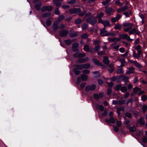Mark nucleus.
I'll use <instances>...</instances> for the list:
<instances>
[{
	"instance_id": "f257e3e1",
	"label": "nucleus",
	"mask_w": 147,
	"mask_h": 147,
	"mask_svg": "<svg viewBox=\"0 0 147 147\" xmlns=\"http://www.w3.org/2000/svg\"><path fill=\"white\" fill-rule=\"evenodd\" d=\"M123 27H127L124 29V31L125 32H128L134 26V24L133 23L129 22H124L123 23Z\"/></svg>"
},
{
	"instance_id": "f03ea898",
	"label": "nucleus",
	"mask_w": 147,
	"mask_h": 147,
	"mask_svg": "<svg viewBox=\"0 0 147 147\" xmlns=\"http://www.w3.org/2000/svg\"><path fill=\"white\" fill-rule=\"evenodd\" d=\"M86 22L91 24L92 25L95 24L97 22V20L93 16L88 18L86 19Z\"/></svg>"
},
{
	"instance_id": "7ed1b4c3",
	"label": "nucleus",
	"mask_w": 147,
	"mask_h": 147,
	"mask_svg": "<svg viewBox=\"0 0 147 147\" xmlns=\"http://www.w3.org/2000/svg\"><path fill=\"white\" fill-rule=\"evenodd\" d=\"M119 36L120 38L123 39H125L129 42H132L133 40V39L131 38L130 36H128V34H120L119 35Z\"/></svg>"
},
{
	"instance_id": "20e7f679",
	"label": "nucleus",
	"mask_w": 147,
	"mask_h": 147,
	"mask_svg": "<svg viewBox=\"0 0 147 147\" xmlns=\"http://www.w3.org/2000/svg\"><path fill=\"white\" fill-rule=\"evenodd\" d=\"M53 7L51 5H49L47 6H43L41 9V10L42 12H45L47 11H50L53 10Z\"/></svg>"
},
{
	"instance_id": "39448f33",
	"label": "nucleus",
	"mask_w": 147,
	"mask_h": 147,
	"mask_svg": "<svg viewBox=\"0 0 147 147\" xmlns=\"http://www.w3.org/2000/svg\"><path fill=\"white\" fill-rule=\"evenodd\" d=\"M140 31L135 28H132L129 32V35H131L135 33L136 34L139 35L140 34Z\"/></svg>"
},
{
	"instance_id": "423d86ee",
	"label": "nucleus",
	"mask_w": 147,
	"mask_h": 147,
	"mask_svg": "<svg viewBox=\"0 0 147 147\" xmlns=\"http://www.w3.org/2000/svg\"><path fill=\"white\" fill-rule=\"evenodd\" d=\"M68 30L63 29L59 31V34L61 37H66L68 34Z\"/></svg>"
},
{
	"instance_id": "0eeeda50",
	"label": "nucleus",
	"mask_w": 147,
	"mask_h": 147,
	"mask_svg": "<svg viewBox=\"0 0 147 147\" xmlns=\"http://www.w3.org/2000/svg\"><path fill=\"white\" fill-rule=\"evenodd\" d=\"M96 88V86L95 84H92L91 85L87 86L85 88V90L86 92L90 90L93 91Z\"/></svg>"
},
{
	"instance_id": "6e6552de",
	"label": "nucleus",
	"mask_w": 147,
	"mask_h": 147,
	"mask_svg": "<svg viewBox=\"0 0 147 147\" xmlns=\"http://www.w3.org/2000/svg\"><path fill=\"white\" fill-rule=\"evenodd\" d=\"M99 20L100 21L99 23L102 24L104 25V27L110 26V24L108 21L107 20Z\"/></svg>"
},
{
	"instance_id": "1a4fd4ad",
	"label": "nucleus",
	"mask_w": 147,
	"mask_h": 147,
	"mask_svg": "<svg viewBox=\"0 0 147 147\" xmlns=\"http://www.w3.org/2000/svg\"><path fill=\"white\" fill-rule=\"evenodd\" d=\"M81 11L79 8H74L71 9L69 10V12L71 14H74L80 13Z\"/></svg>"
},
{
	"instance_id": "9d476101",
	"label": "nucleus",
	"mask_w": 147,
	"mask_h": 147,
	"mask_svg": "<svg viewBox=\"0 0 147 147\" xmlns=\"http://www.w3.org/2000/svg\"><path fill=\"white\" fill-rule=\"evenodd\" d=\"M92 61L96 65L100 66L103 67L104 65L101 63H100L99 60L95 58H93L92 59Z\"/></svg>"
},
{
	"instance_id": "9b49d317",
	"label": "nucleus",
	"mask_w": 147,
	"mask_h": 147,
	"mask_svg": "<svg viewBox=\"0 0 147 147\" xmlns=\"http://www.w3.org/2000/svg\"><path fill=\"white\" fill-rule=\"evenodd\" d=\"M115 119L113 117H111L109 119H106L105 121L108 124H109L110 123H114L115 122Z\"/></svg>"
},
{
	"instance_id": "f8f14e48",
	"label": "nucleus",
	"mask_w": 147,
	"mask_h": 147,
	"mask_svg": "<svg viewBox=\"0 0 147 147\" xmlns=\"http://www.w3.org/2000/svg\"><path fill=\"white\" fill-rule=\"evenodd\" d=\"M59 23L56 21L54 22L53 24V30L54 32H56L57 31L59 27L58 24Z\"/></svg>"
},
{
	"instance_id": "ddd939ff",
	"label": "nucleus",
	"mask_w": 147,
	"mask_h": 147,
	"mask_svg": "<svg viewBox=\"0 0 147 147\" xmlns=\"http://www.w3.org/2000/svg\"><path fill=\"white\" fill-rule=\"evenodd\" d=\"M108 114L107 110L105 109L103 113H99V117L100 118H103V117L107 115Z\"/></svg>"
},
{
	"instance_id": "4468645a",
	"label": "nucleus",
	"mask_w": 147,
	"mask_h": 147,
	"mask_svg": "<svg viewBox=\"0 0 147 147\" xmlns=\"http://www.w3.org/2000/svg\"><path fill=\"white\" fill-rule=\"evenodd\" d=\"M128 9V7L127 6H125L123 7H121L117 10L118 13H121L124 11Z\"/></svg>"
},
{
	"instance_id": "2eb2a0df",
	"label": "nucleus",
	"mask_w": 147,
	"mask_h": 147,
	"mask_svg": "<svg viewBox=\"0 0 147 147\" xmlns=\"http://www.w3.org/2000/svg\"><path fill=\"white\" fill-rule=\"evenodd\" d=\"M89 58L88 57H86L84 59H79L77 61V62L78 63H82L88 61Z\"/></svg>"
},
{
	"instance_id": "dca6fc26",
	"label": "nucleus",
	"mask_w": 147,
	"mask_h": 147,
	"mask_svg": "<svg viewBox=\"0 0 147 147\" xmlns=\"http://www.w3.org/2000/svg\"><path fill=\"white\" fill-rule=\"evenodd\" d=\"M129 61L134 64L136 67L141 68L142 67L141 65L136 61L131 60Z\"/></svg>"
},
{
	"instance_id": "f3484780",
	"label": "nucleus",
	"mask_w": 147,
	"mask_h": 147,
	"mask_svg": "<svg viewBox=\"0 0 147 147\" xmlns=\"http://www.w3.org/2000/svg\"><path fill=\"white\" fill-rule=\"evenodd\" d=\"M63 0H53V3L56 5L58 7H60L61 6V2H58L59 1H62Z\"/></svg>"
},
{
	"instance_id": "a211bd4d",
	"label": "nucleus",
	"mask_w": 147,
	"mask_h": 147,
	"mask_svg": "<svg viewBox=\"0 0 147 147\" xmlns=\"http://www.w3.org/2000/svg\"><path fill=\"white\" fill-rule=\"evenodd\" d=\"M103 62L106 65L109 64L110 61L109 58L107 56H105L104 57L103 59Z\"/></svg>"
},
{
	"instance_id": "6ab92c4d",
	"label": "nucleus",
	"mask_w": 147,
	"mask_h": 147,
	"mask_svg": "<svg viewBox=\"0 0 147 147\" xmlns=\"http://www.w3.org/2000/svg\"><path fill=\"white\" fill-rule=\"evenodd\" d=\"M104 15V13L102 12H100V13L98 14L96 16V18L98 19V22H99L100 21L99 20H102L101 18Z\"/></svg>"
},
{
	"instance_id": "aec40b11",
	"label": "nucleus",
	"mask_w": 147,
	"mask_h": 147,
	"mask_svg": "<svg viewBox=\"0 0 147 147\" xmlns=\"http://www.w3.org/2000/svg\"><path fill=\"white\" fill-rule=\"evenodd\" d=\"M79 46V44L78 43H75L72 44V50L74 51H78V49H76V50L74 49L75 48L78 47Z\"/></svg>"
},
{
	"instance_id": "412c9836",
	"label": "nucleus",
	"mask_w": 147,
	"mask_h": 147,
	"mask_svg": "<svg viewBox=\"0 0 147 147\" xmlns=\"http://www.w3.org/2000/svg\"><path fill=\"white\" fill-rule=\"evenodd\" d=\"M123 14L126 17H129L130 15H131L132 14V12L130 10H128L123 12Z\"/></svg>"
},
{
	"instance_id": "4be33fe9",
	"label": "nucleus",
	"mask_w": 147,
	"mask_h": 147,
	"mask_svg": "<svg viewBox=\"0 0 147 147\" xmlns=\"http://www.w3.org/2000/svg\"><path fill=\"white\" fill-rule=\"evenodd\" d=\"M42 3L41 2H38L35 5V9L37 10H39L40 9V7L42 6Z\"/></svg>"
},
{
	"instance_id": "5701e85b",
	"label": "nucleus",
	"mask_w": 147,
	"mask_h": 147,
	"mask_svg": "<svg viewBox=\"0 0 147 147\" xmlns=\"http://www.w3.org/2000/svg\"><path fill=\"white\" fill-rule=\"evenodd\" d=\"M135 69V68L134 67H131L129 68V70L126 72L127 74H130L134 73V71Z\"/></svg>"
},
{
	"instance_id": "b1692460",
	"label": "nucleus",
	"mask_w": 147,
	"mask_h": 147,
	"mask_svg": "<svg viewBox=\"0 0 147 147\" xmlns=\"http://www.w3.org/2000/svg\"><path fill=\"white\" fill-rule=\"evenodd\" d=\"M122 25L120 24L117 23L115 25L114 28L116 30H120L122 28Z\"/></svg>"
},
{
	"instance_id": "393cba45",
	"label": "nucleus",
	"mask_w": 147,
	"mask_h": 147,
	"mask_svg": "<svg viewBox=\"0 0 147 147\" xmlns=\"http://www.w3.org/2000/svg\"><path fill=\"white\" fill-rule=\"evenodd\" d=\"M81 27L82 30H85L88 28V25L87 23H85L82 25Z\"/></svg>"
},
{
	"instance_id": "a878e982",
	"label": "nucleus",
	"mask_w": 147,
	"mask_h": 147,
	"mask_svg": "<svg viewBox=\"0 0 147 147\" xmlns=\"http://www.w3.org/2000/svg\"><path fill=\"white\" fill-rule=\"evenodd\" d=\"M81 77L82 80L83 81L86 80L88 78V76L84 74H82L81 75Z\"/></svg>"
},
{
	"instance_id": "bb28decb",
	"label": "nucleus",
	"mask_w": 147,
	"mask_h": 147,
	"mask_svg": "<svg viewBox=\"0 0 147 147\" xmlns=\"http://www.w3.org/2000/svg\"><path fill=\"white\" fill-rule=\"evenodd\" d=\"M78 35V32H74L70 33L69 34V36L71 38L77 36Z\"/></svg>"
},
{
	"instance_id": "cd10ccee",
	"label": "nucleus",
	"mask_w": 147,
	"mask_h": 147,
	"mask_svg": "<svg viewBox=\"0 0 147 147\" xmlns=\"http://www.w3.org/2000/svg\"><path fill=\"white\" fill-rule=\"evenodd\" d=\"M65 16L63 15H61L59 16L58 19L56 21L58 22H60V21L64 19Z\"/></svg>"
},
{
	"instance_id": "c85d7f7f",
	"label": "nucleus",
	"mask_w": 147,
	"mask_h": 147,
	"mask_svg": "<svg viewBox=\"0 0 147 147\" xmlns=\"http://www.w3.org/2000/svg\"><path fill=\"white\" fill-rule=\"evenodd\" d=\"M133 57L138 59H139L140 58V56H139V55L137 54L136 51L134 50L133 51Z\"/></svg>"
},
{
	"instance_id": "c756f323",
	"label": "nucleus",
	"mask_w": 147,
	"mask_h": 147,
	"mask_svg": "<svg viewBox=\"0 0 147 147\" xmlns=\"http://www.w3.org/2000/svg\"><path fill=\"white\" fill-rule=\"evenodd\" d=\"M119 61L121 63L120 67H123L124 66L125 64L126 63L125 59H122L119 60Z\"/></svg>"
},
{
	"instance_id": "7c9ffc66",
	"label": "nucleus",
	"mask_w": 147,
	"mask_h": 147,
	"mask_svg": "<svg viewBox=\"0 0 147 147\" xmlns=\"http://www.w3.org/2000/svg\"><path fill=\"white\" fill-rule=\"evenodd\" d=\"M140 90L141 89L140 88H139L138 87H136L134 88L133 92L134 94H137L138 92L140 91Z\"/></svg>"
},
{
	"instance_id": "2f4dec72",
	"label": "nucleus",
	"mask_w": 147,
	"mask_h": 147,
	"mask_svg": "<svg viewBox=\"0 0 147 147\" xmlns=\"http://www.w3.org/2000/svg\"><path fill=\"white\" fill-rule=\"evenodd\" d=\"M122 86V85L121 84H119L116 85L114 89L115 90L117 91L121 90V88Z\"/></svg>"
},
{
	"instance_id": "473e14b6",
	"label": "nucleus",
	"mask_w": 147,
	"mask_h": 147,
	"mask_svg": "<svg viewBox=\"0 0 147 147\" xmlns=\"http://www.w3.org/2000/svg\"><path fill=\"white\" fill-rule=\"evenodd\" d=\"M82 22V20L80 18H79L76 20L74 21V22L76 24H79L81 23Z\"/></svg>"
},
{
	"instance_id": "72a5a7b5",
	"label": "nucleus",
	"mask_w": 147,
	"mask_h": 147,
	"mask_svg": "<svg viewBox=\"0 0 147 147\" xmlns=\"http://www.w3.org/2000/svg\"><path fill=\"white\" fill-rule=\"evenodd\" d=\"M116 35V34L115 33H106L105 34H103L102 35V36H114Z\"/></svg>"
},
{
	"instance_id": "f704fd0d",
	"label": "nucleus",
	"mask_w": 147,
	"mask_h": 147,
	"mask_svg": "<svg viewBox=\"0 0 147 147\" xmlns=\"http://www.w3.org/2000/svg\"><path fill=\"white\" fill-rule=\"evenodd\" d=\"M138 122L142 125H144L145 123V121L143 118H140L138 120Z\"/></svg>"
},
{
	"instance_id": "c9c22d12",
	"label": "nucleus",
	"mask_w": 147,
	"mask_h": 147,
	"mask_svg": "<svg viewBox=\"0 0 147 147\" xmlns=\"http://www.w3.org/2000/svg\"><path fill=\"white\" fill-rule=\"evenodd\" d=\"M129 131L131 132H134L136 131V128L135 126H133L129 128Z\"/></svg>"
},
{
	"instance_id": "e433bc0d",
	"label": "nucleus",
	"mask_w": 147,
	"mask_h": 147,
	"mask_svg": "<svg viewBox=\"0 0 147 147\" xmlns=\"http://www.w3.org/2000/svg\"><path fill=\"white\" fill-rule=\"evenodd\" d=\"M127 90V88L126 86H121V91L123 93H125Z\"/></svg>"
},
{
	"instance_id": "4c0bfd02",
	"label": "nucleus",
	"mask_w": 147,
	"mask_h": 147,
	"mask_svg": "<svg viewBox=\"0 0 147 147\" xmlns=\"http://www.w3.org/2000/svg\"><path fill=\"white\" fill-rule=\"evenodd\" d=\"M51 15V13L50 12L45 13L42 14V16L43 17H47Z\"/></svg>"
},
{
	"instance_id": "58836bf2",
	"label": "nucleus",
	"mask_w": 147,
	"mask_h": 147,
	"mask_svg": "<svg viewBox=\"0 0 147 147\" xmlns=\"http://www.w3.org/2000/svg\"><path fill=\"white\" fill-rule=\"evenodd\" d=\"M113 10V9L112 8H107L105 10V11L107 13L109 14L111 13Z\"/></svg>"
},
{
	"instance_id": "ea45409f",
	"label": "nucleus",
	"mask_w": 147,
	"mask_h": 147,
	"mask_svg": "<svg viewBox=\"0 0 147 147\" xmlns=\"http://www.w3.org/2000/svg\"><path fill=\"white\" fill-rule=\"evenodd\" d=\"M64 41L66 45H71L72 42L71 40L70 39H68L66 40H65Z\"/></svg>"
},
{
	"instance_id": "a19ab883",
	"label": "nucleus",
	"mask_w": 147,
	"mask_h": 147,
	"mask_svg": "<svg viewBox=\"0 0 147 147\" xmlns=\"http://www.w3.org/2000/svg\"><path fill=\"white\" fill-rule=\"evenodd\" d=\"M83 69H88L90 66V64L89 63L82 64Z\"/></svg>"
},
{
	"instance_id": "79ce46f5",
	"label": "nucleus",
	"mask_w": 147,
	"mask_h": 147,
	"mask_svg": "<svg viewBox=\"0 0 147 147\" xmlns=\"http://www.w3.org/2000/svg\"><path fill=\"white\" fill-rule=\"evenodd\" d=\"M73 71L76 75H78L81 73V71L79 70H77L76 68L73 69Z\"/></svg>"
},
{
	"instance_id": "37998d69",
	"label": "nucleus",
	"mask_w": 147,
	"mask_h": 147,
	"mask_svg": "<svg viewBox=\"0 0 147 147\" xmlns=\"http://www.w3.org/2000/svg\"><path fill=\"white\" fill-rule=\"evenodd\" d=\"M93 74H96L94 76V77L97 78L100 76V72L98 71H95L93 72Z\"/></svg>"
},
{
	"instance_id": "c03bdc74",
	"label": "nucleus",
	"mask_w": 147,
	"mask_h": 147,
	"mask_svg": "<svg viewBox=\"0 0 147 147\" xmlns=\"http://www.w3.org/2000/svg\"><path fill=\"white\" fill-rule=\"evenodd\" d=\"M123 80L125 81L126 83L128 81L129 78L126 76H123L122 77Z\"/></svg>"
},
{
	"instance_id": "a18cd8bd",
	"label": "nucleus",
	"mask_w": 147,
	"mask_h": 147,
	"mask_svg": "<svg viewBox=\"0 0 147 147\" xmlns=\"http://www.w3.org/2000/svg\"><path fill=\"white\" fill-rule=\"evenodd\" d=\"M77 68L79 69H83V64L77 65H75Z\"/></svg>"
},
{
	"instance_id": "49530a36",
	"label": "nucleus",
	"mask_w": 147,
	"mask_h": 147,
	"mask_svg": "<svg viewBox=\"0 0 147 147\" xmlns=\"http://www.w3.org/2000/svg\"><path fill=\"white\" fill-rule=\"evenodd\" d=\"M84 49L86 51H88L89 50V46L87 45H84Z\"/></svg>"
},
{
	"instance_id": "de8ad7c7",
	"label": "nucleus",
	"mask_w": 147,
	"mask_h": 147,
	"mask_svg": "<svg viewBox=\"0 0 147 147\" xmlns=\"http://www.w3.org/2000/svg\"><path fill=\"white\" fill-rule=\"evenodd\" d=\"M86 13V11L84 10L82 12L80 11V13H78V15L80 16H83Z\"/></svg>"
},
{
	"instance_id": "09e8293b",
	"label": "nucleus",
	"mask_w": 147,
	"mask_h": 147,
	"mask_svg": "<svg viewBox=\"0 0 147 147\" xmlns=\"http://www.w3.org/2000/svg\"><path fill=\"white\" fill-rule=\"evenodd\" d=\"M117 72L119 74H122L123 73V68H120L118 69L117 71Z\"/></svg>"
},
{
	"instance_id": "8fccbe9b",
	"label": "nucleus",
	"mask_w": 147,
	"mask_h": 147,
	"mask_svg": "<svg viewBox=\"0 0 147 147\" xmlns=\"http://www.w3.org/2000/svg\"><path fill=\"white\" fill-rule=\"evenodd\" d=\"M147 110V106L146 105H144L142 106V110L143 112L145 113Z\"/></svg>"
},
{
	"instance_id": "3c124183",
	"label": "nucleus",
	"mask_w": 147,
	"mask_h": 147,
	"mask_svg": "<svg viewBox=\"0 0 147 147\" xmlns=\"http://www.w3.org/2000/svg\"><path fill=\"white\" fill-rule=\"evenodd\" d=\"M120 39L118 38L113 37V42H117L119 41Z\"/></svg>"
},
{
	"instance_id": "603ef678",
	"label": "nucleus",
	"mask_w": 147,
	"mask_h": 147,
	"mask_svg": "<svg viewBox=\"0 0 147 147\" xmlns=\"http://www.w3.org/2000/svg\"><path fill=\"white\" fill-rule=\"evenodd\" d=\"M111 0H106L105 1H103L102 3L104 5H105L110 2Z\"/></svg>"
},
{
	"instance_id": "864d4df0",
	"label": "nucleus",
	"mask_w": 147,
	"mask_h": 147,
	"mask_svg": "<svg viewBox=\"0 0 147 147\" xmlns=\"http://www.w3.org/2000/svg\"><path fill=\"white\" fill-rule=\"evenodd\" d=\"M88 36V35L86 33H84L81 36V38L82 39H86Z\"/></svg>"
},
{
	"instance_id": "5fc2aeb1",
	"label": "nucleus",
	"mask_w": 147,
	"mask_h": 147,
	"mask_svg": "<svg viewBox=\"0 0 147 147\" xmlns=\"http://www.w3.org/2000/svg\"><path fill=\"white\" fill-rule=\"evenodd\" d=\"M126 102V100H119L118 101V104L119 105H122L124 104Z\"/></svg>"
},
{
	"instance_id": "6e6d98bb",
	"label": "nucleus",
	"mask_w": 147,
	"mask_h": 147,
	"mask_svg": "<svg viewBox=\"0 0 147 147\" xmlns=\"http://www.w3.org/2000/svg\"><path fill=\"white\" fill-rule=\"evenodd\" d=\"M107 32V31L106 30L105 27H104L102 29L100 30V34H101Z\"/></svg>"
},
{
	"instance_id": "4d7b16f0",
	"label": "nucleus",
	"mask_w": 147,
	"mask_h": 147,
	"mask_svg": "<svg viewBox=\"0 0 147 147\" xmlns=\"http://www.w3.org/2000/svg\"><path fill=\"white\" fill-rule=\"evenodd\" d=\"M100 47L99 46H96L94 48V50L95 51H98L100 50Z\"/></svg>"
},
{
	"instance_id": "13d9d810",
	"label": "nucleus",
	"mask_w": 147,
	"mask_h": 147,
	"mask_svg": "<svg viewBox=\"0 0 147 147\" xmlns=\"http://www.w3.org/2000/svg\"><path fill=\"white\" fill-rule=\"evenodd\" d=\"M142 100L143 101H145L147 99V97L146 95H143L142 96Z\"/></svg>"
},
{
	"instance_id": "bf43d9fd",
	"label": "nucleus",
	"mask_w": 147,
	"mask_h": 147,
	"mask_svg": "<svg viewBox=\"0 0 147 147\" xmlns=\"http://www.w3.org/2000/svg\"><path fill=\"white\" fill-rule=\"evenodd\" d=\"M125 115L126 117L128 118H131L132 116L131 114L130 113L128 112L126 113H125Z\"/></svg>"
},
{
	"instance_id": "052dcab7",
	"label": "nucleus",
	"mask_w": 147,
	"mask_h": 147,
	"mask_svg": "<svg viewBox=\"0 0 147 147\" xmlns=\"http://www.w3.org/2000/svg\"><path fill=\"white\" fill-rule=\"evenodd\" d=\"M107 83L108 86L109 87H111H111L114 85L113 83V82H107Z\"/></svg>"
},
{
	"instance_id": "680f3d73",
	"label": "nucleus",
	"mask_w": 147,
	"mask_h": 147,
	"mask_svg": "<svg viewBox=\"0 0 147 147\" xmlns=\"http://www.w3.org/2000/svg\"><path fill=\"white\" fill-rule=\"evenodd\" d=\"M46 25L48 26H50L51 24V21L50 20H47V22H46Z\"/></svg>"
},
{
	"instance_id": "e2e57ef3",
	"label": "nucleus",
	"mask_w": 147,
	"mask_h": 147,
	"mask_svg": "<svg viewBox=\"0 0 147 147\" xmlns=\"http://www.w3.org/2000/svg\"><path fill=\"white\" fill-rule=\"evenodd\" d=\"M122 123L121 121H117L116 122V125L117 127H120Z\"/></svg>"
},
{
	"instance_id": "0e129e2a",
	"label": "nucleus",
	"mask_w": 147,
	"mask_h": 147,
	"mask_svg": "<svg viewBox=\"0 0 147 147\" xmlns=\"http://www.w3.org/2000/svg\"><path fill=\"white\" fill-rule=\"evenodd\" d=\"M82 72L85 74H89L90 73V71L88 69L84 70L82 71Z\"/></svg>"
},
{
	"instance_id": "69168bd1",
	"label": "nucleus",
	"mask_w": 147,
	"mask_h": 147,
	"mask_svg": "<svg viewBox=\"0 0 147 147\" xmlns=\"http://www.w3.org/2000/svg\"><path fill=\"white\" fill-rule=\"evenodd\" d=\"M140 42V39L139 38H137L134 41V44L135 45H136L138 44Z\"/></svg>"
},
{
	"instance_id": "338daca9",
	"label": "nucleus",
	"mask_w": 147,
	"mask_h": 147,
	"mask_svg": "<svg viewBox=\"0 0 147 147\" xmlns=\"http://www.w3.org/2000/svg\"><path fill=\"white\" fill-rule=\"evenodd\" d=\"M98 108H99V110L101 111H103L104 109V108L103 106L101 105H98Z\"/></svg>"
},
{
	"instance_id": "774afa93",
	"label": "nucleus",
	"mask_w": 147,
	"mask_h": 147,
	"mask_svg": "<svg viewBox=\"0 0 147 147\" xmlns=\"http://www.w3.org/2000/svg\"><path fill=\"white\" fill-rule=\"evenodd\" d=\"M55 12L56 14L58 15L60 14V12L58 8H57L55 9Z\"/></svg>"
}]
</instances>
